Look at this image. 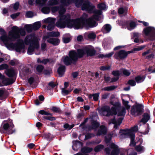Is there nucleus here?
Listing matches in <instances>:
<instances>
[{
    "label": "nucleus",
    "instance_id": "36",
    "mask_svg": "<svg viewBox=\"0 0 155 155\" xmlns=\"http://www.w3.org/2000/svg\"><path fill=\"white\" fill-rule=\"evenodd\" d=\"M145 78L144 77H141L140 76H138L135 78V80L137 83L142 82L144 81Z\"/></svg>",
    "mask_w": 155,
    "mask_h": 155
},
{
    "label": "nucleus",
    "instance_id": "20",
    "mask_svg": "<svg viewBox=\"0 0 155 155\" xmlns=\"http://www.w3.org/2000/svg\"><path fill=\"white\" fill-rule=\"evenodd\" d=\"M11 127L9 124L8 123H6L3 124L2 127L5 131H6V133L8 134H12L13 133L12 130L11 129Z\"/></svg>",
    "mask_w": 155,
    "mask_h": 155
},
{
    "label": "nucleus",
    "instance_id": "17",
    "mask_svg": "<svg viewBox=\"0 0 155 155\" xmlns=\"http://www.w3.org/2000/svg\"><path fill=\"white\" fill-rule=\"evenodd\" d=\"M66 67L64 65L61 64L57 69V72L60 77H61L64 76L66 71Z\"/></svg>",
    "mask_w": 155,
    "mask_h": 155
},
{
    "label": "nucleus",
    "instance_id": "62",
    "mask_svg": "<svg viewBox=\"0 0 155 155\" xmlns=\"http://www.w3.org/2000/svg\"><path fill=\"white\" fill-rule=\"evenodd\" d=\"M26 15L28 18H31L33 16V13L31 11H28L26 12Z\"/></svg>",
    "mask_w": 155,
    "mask_h": 155
},
{
    "label": "nucleus",
    "instance_id": "19",
    "mask_svg": "<svg viewBox=\"0 0 155 155\" xmlns=\"http://www.w3.org/2000/svg\"><path fill=\"white\" fill-rule=\"evenodd\" d=\"M56 26L61 28H65L66 25V19H63L60 18L56 23Z\"/></svg>",
    "mask_w": 155,
    "mask_h": 155
},
{
    "label": "nucleus",
    "instance_id": "25",
    "mask_svg": "<svg viewBox=\"0 0 155 155\" xmlns=\"http://www.w3.org/2000/svg\"><path fill=\"white\" fill-rule=\"evenodd\" d=\"M100 93H96L90 94L88 96V98L90 100L92 99L93 97V100L94 101H97L99 98Z\"/></svg>",
    "mask_w": 155,
    "mask_h": 155
},
{
    "label": "nucleus",
    "instance_id": "4",
    "mask_svg": "<svg viewBox=\"0 0 155 155\" xmlns=\"http://www.w3.org/2000/svg\"><path fill=\"white\" fill-rule=\"evenodd\" d=\"M144 106L141 104H137L132 106L130 113L134 116H139L141 115L144 111Z\"/></svg>",
    "mask_w": 155,
    "mask_h": 155
},
{
    "label": "nucleus",
    "instance_id": "50",
    "mask_svg": "<svg viewBox=\"0 0 155 155\" xmlns=\"http://www.w3.org/2000/svg\"><path fill=\"white\" fill-rule=\"evenodd\" d=\"M135 138V136L132 135L131 138H130V146L132 145L133 146H136V143L135 142L134 140Z\"/></svg>",
    "mask_w": 155,
    "mask_h": 155
},
{
    "label": "nucleus",
    "instance_id": "53",
    "mask_svg": "<svg viewBox=\"0 0 155 155\" xmlns=\"http://www.w3.org/2000/svg\"><path fill=\"white\" fill-rule=\"evenodd\" d=\"M62 40L64 43L66 44L69 42L71 41V39L69 37H64L62 38Z\"/></svg>",
    "mask_w": 155,
    "mask_h": 155
},
{
    "label": "nucleus",
    "instance_id": "64",
    "mask_svg": "<svg viewBox=\"0 0 155 155\" xmlns=\"http://www.w3.org/2000/svg\"><path fill=\"white\" fill-rule=\"evenodd\" d=\"M93 13L95 15L99 16L101 14L102 11L100 10L95 9L93 11Z\"/></svg>",
    "mask_w": 155,
    "mask_h": 155
},
{
    "label": "nucleus",
    "instance_id": "47",
    "mask_svg": "<svg viewBox=\"0 0 155 155\" xmlns=\"http://www.w3.org/2000/svg\"><path fill=\"white\" fill-rule=\"evenodd\" d=\"M38 113L41 115H45L47 116H52L53 114L48 112L44 110H40L38 112Z\"/></svg>",
    "mask_w": 155,
    "mask_h": 155
},
{
    "label": "nucleus",
    "instance_id": "11",
    "mask_svg": "<svg viewBox=\"0 0 155 155\" xmlns=\"http://www.w3.org/2000/svg\"><path fill=\"white\" fill-rule=\"evenodd\" d=\"M119 133L122 136H124L125 138H130V139L132 135L135 136L134 133L131 132V131L129 129H120Z\"/></svg>",
    "mask_w": 155,
    "mask_h": 155
},
{
    "label": "nucleus",
    "instance_id": "63",
    "mask_svg": "<svg viewBox=\"0 0 155 155\" xmlns=\"http://www.w3.org/2000/svg\"><path fill=\"white\" fill-rule=\"evenodd\" d=\"M145 47V46L144 45H142L140 46H139L138 47L135 48H134L133 51H140L143 49Z\"/></svg>",
    "mask_w": 155,
    "mask_h": 155
},
{
    "label": "nucleus",
    "instance_id": "2",
    "mask_svg": "<svg viewBox=\"0 0 155 155\" xmlns=\"http://www.w3.org/2000/svg\"><path fill=\"white\" fill-rule=\"evenodd\" d=\"M12 30L8 32V36L6 35V32L2 28H0V35H2L0 39L3 42L5 45L9 41H14L17 39L20 38V35L25 36L26 32L25 29L21 28H19L17 26H14L12 27Z\"/></svg>",
    "mask_w": 155,
    "mask_h": 155
},
{
    "label": "nucleus",
    "instance_id": "60",
    "mask_svg": "<svg viewBox=\"0 0 155 155\" xmlns=\"http://www.w3.org/2000/svg\"><path fill=\"white\" fill-rule=\"evenodd\" d=\"M8 68V64H4L0 65V70L5 69L6 70Z\"/></svg>",
    "mask_w": 155,
    "mask_h": 155
},
{
    "label": "nucleus",
    "instance_id": "5",
    "mask_svg": "<svg viewBox=\"0 0 155 155\" xmlns=\"http://www.w3.org/2000/svg\"><path fill=\"white\" fill-rule=\"evenodd\" d=\"M28 41L30 45L28 47L27 53L29 55H31L33 54L35 48H38V41L37 37H34L32 39H29Z\"/></svg>",
    "mask_w": 155,
    "mask_h": 155
},
{
    "label": "nucleus",
    "instance_id": "27",
    "mask_svg": "<svg viewBox=\"0 0 155 155\" xmlns=\"http://www.w3.org/2000/svg\"><path fill=\"white\" fill-rule=\"evenodd\" d=\"M107 133V129L106 127L104 125H102L100 127V129L98 131L99 135H105Z\"/></svg>",
    "mask_w": 155,
    "mask_h": 155
},
{
    "label": "nucleus",
    "instance_id": "61",
    "mask_svg": "<svg viewBox=\"0 0 155 155\" xmlns=\"http://www.w3.org/2000/svg\"><path fill=\"white\" fill-rule=\"evenodd\" d=\"M66 11V9L63 6H60L59 7V14H64Z\"/></svg>",
    "mask_w": 155,
    "mask_h": 155
},
{
    "label": "nucleus",
    "instance_id": "51",
    "mask_svg": "<svg viewBox=\"0 0 155 155\" xmlns=\"http://www.w3.org/2000/svg\"><path fill=\"white\" fill-rule=\"evenodd\" d=\"M43 118L45 120H50L54 121L56 120V118L55 117L52 116H43Z\"/></svg>",
    "mask_w": 155,
    "mask_h": 155
},
{
    "label": "nucleus",
    "instance_id": "31",
    "mask_svg": "<svg viewBox=\"0 0 155 155\" xmlns=\"http://www.w3.org/2000/svg\"><path fill=\"white\" fill-rule=\"evenodd\" d=\"M32 25L33 30H37L41 27V24L40 21H38L35 22Z\"/></svg>",
    "mask_w": 155,
    "mask_h": 155
},
{
    "label": "nucleus",
    "instance_id": "48",
    "mask_svg": "<svg viewBox=\"0 0 155 155\" xmlns=\"http://www.w3.org/2000/svg\"><path fill=\"white\" fill-rule=\"evenodd\" d=\"M111 74L117 77H119L120 75V71L118 70H114L112 71Z\"/></svg>",
    "mask_w": 155,
    "mask_h": 155
},
{
    "label": "nucleus",
    "instance_id": "33",
    "mask_svg": "<svg viewBox=\"0 0 155 155\" xmlns=\"http://www.w3.org/2000/svg\"><path fill=\"white\" fill-rule=\"evenodd\" d=\"M50 59L48 58L44 59L42 60H41L40 58H38L37 60V62L38 63H41L46 64L50 62Z\"/></svg>",
    "mask_w": 155,
    "mask_h": 155
},
{
    "label": "nucleus",
    "instance_id": "38",
    "mask_svg": "<svg viewBox=\"0 0 155 155\" xmlns=\"http://www.w3.org/2000/svg\"><path fill=\"white\" fill-rule=\"evenodd\" d=\"M104 148V146L102 144H99L97 145L94 148V150L96 152L100 151Z\"/></svg>",
    "mask_w": 155,
    "mask_h": 155
},
{
    "label": "nucleus",
    "instance_id": "21",
    "mask_svg": "<svg viewBox=\"0 0 155 155\" xmlns=\"http://www.w3.org/2000/svg\"><path fill=\"white\" fill-rule=\"evenodd\" d=\"M142 117H143L140 120V122L143 123V124H145L150 119V113H144Z\"/></svg>",
    "mask_w": 155,
    "mask_h": 155
},
{
    "label": "nucleus",
    "instance_id": "54",
    "mask_svg": "<svg viewBox=\"0 0 155 155\" xmlns=\"http://www.w3.org/2000/svg\"><path fill=\"white\" fill-rule=\"evenodd\" d=\"M122 72L123 74L126 76H129L130 74V72L129 70L125 69H123Z\"/></svg>",
    "mask_w": 155,
    "mask_h": 155
},
{
    "label": "nucleus",
    "instance_id": "59",
    "mask_svg": "<svg viewBox=\"0 0 155 155\" xmlns=\"http://www.w3.org/2000/svg\"><path fill=\"white\" fill-rule=\"evenodd\" d=\"M96 35L94 33H90L88 35V38L90 39H94L96 38Z\"/></svg>",
    "mask_w": 155,
    "mask_h": 155
},
{
    "label": "nucleus",
    "instance_id": "14",
    "mask_svg": "<svg viewBox=\"0 0 155 155\" xmlns=\"http://www.w3.org/2000/svg\"><path fill=\"white\" fill-rule=\"evenodd\" d=\"M15 81V80L13 78H8L5 77L2 80V82L3 85H1L0 83V86H8L12 84Z\"/></svg>",
    "mask_w": 155,
    "mask_h": 155
},
{
    "label": "nucleus",
    "instance_id": "46",
    "mask_svg": "<svg viewBox=\"0 0 155 155\" xmlns=\"http://www.w3.org/2000/svg\"><path fill=\"white\" fill-rule=\"evenodd\" d=\"M72 91L71 89L66 90V89L62 88V94L63 95H67L68 94Z\"/></svg>",
    "mask_w": 155,
    "mask_h": 155
},
{
    "label": "nucleus",
    "instance_id": "41",
    "mask_svg": "<svg viewBox=\"0 0 155 155\" xmlns=\"http://www.w3.org/2000/svg\"><path fill=\"white\" fill-rule=\"evenodd\" d=\"M51 110L53 112L56 113H58L61 114L62 113V111L59 107H58L55 106H53L52 107Z\"/></svg>",
    "mask_w": 155,
    "mask_h": 155
},
{
    "label": "nucleus",
    "instance_id": "26",
    "mask_svg": "<svg viewBox=\"0 0 155 155\" xmlns=\"http://www.w3.org/2000/svg\"><path fill=\"white\" fill-rule=\"evenodd\" d=\"M93 150V149L92 147L85 146L81 148V151L82 153L85 154L91 152Z\"/></svg>",
    "mask_w": 155,
    "mask_h": 155
},
{
    "label": "nucleus",
    "instance_id": "23",
    "mask_svg": "<svg viewBox=\"0 0 155 155\" xmlns=\"http://www.w3.org/2000/svg\"><path fill=\"white\" fill-rule=\"evenodd\" d=\"M47 41L55 46L58 45L60 43V40L58 38H50L47 40Z\"/></svg>",
    "mask_w": 155,
    "mask_h": 155
},
{
    "label": "nucleus",
    "instance_id": "58",
    "mask_svg": "<svg viewBox=\"0 0 155 155\" xmlns=\"http://www.w3.org/2000/svg\"><path fill=\"white\" fill-rule=\"evenodd\" d=\"M106 7V5L104 3H101L97 5V8L102 10H104Z\"/></svg>",
    "mask_w": 155,
    "mask_h": 155
},
{
    "label": "nucleus",
    "instance_id": "52",
    "mask_svg": "<svg viewBox=\"0 0 155 155\" xmlns=\"http://www.w3.org/2000/svg\"><path fill=\"white\" fill-rule=\"evenodd\" d=\"M94 134L92 133H88L85 135L84 140H86L91 138L92 137H94Z\"/></svg>",
    "mask_w": 155,
    "mask_h": 155
},
{
    "label": "nucleus",
    "instance_id": "10",
    "mask_svg": "<svg viewBox=\"0 0 155 155\" xmlns=\"http://www.w3.org/2000/svg\"><path fill=\"white\" fill-rule=\"evenodd\" d=\"M110 104L113 106L111 107L112 110L114 112V114L116 115L117 112H119L121 108V104L119 101L114 102L113 101H110Z\"/></svg>",
    "mask_w": 155,
    "mask_h": 155
},
{
    "label": "nucleus",
    "instance_id": "13",
    "mask_svg": "<svg viewBox=\"0 0 155 155\" xmlns=\"http://www.w3.org/2000/svg\"><path fill=\"white\" fill-rule=\"evenodd\" d=\"M55 21V18H48L45 20V22L47 23H50L47 27V29L48 31H52L54 28V26L53 24L54 23Z\"/></svg>",
    "mask_w": 155,
    "mask_h": 155
},
{
    "label": "nucleus",
    "instance_id": "3",
    "mask_svg": "<svg viewBox=\"0 0 155 155\" xmlns=\"http://www.w3.org/2000/svg\"><path fill=\"white\" fill-rule=\"evenodd\" d=\"M5 45L7 48L15 49L17 52H20L22 49H24L25 48L23 41L21 39H18L17 43H9L8 42Z\"/></svg>",
    "mask_w": 155,
    "mask_h": 155
},
{
    "label": "nucleus",
    "instance_id": "44",
    "mask_svg": "<svg viewBox=\"0 0 155 155\" xmlns=\"http://www.w3.org/2000/svg\"><path fill=\"white\" fill-rule=\"evenodd\" d=\"M48 33L50 37H58L60 35V33L58 31H53Z\"/></svg>",
    "mask_w": 155,
    "mask_h": 155
},
{
    "label": "nucleus",
    "instance_id": "39",
    "mask_svg": "<svg viewBox=\"0 0 155 155\" xmlns=\"http://www.w3.org/2000/svg\"><path fill=\"white\" fill-rule=\"evenodd\" d=\"M24 28L28 32H31L33 30L32 25H25Z\"/></svg>",
    "mask_w": 155,
    "mask_h": 155
},
{
    "label": "nucleus",
    "instance_id": "29",
    "mask_svg": "<svg viewBox=\"0 0 155 155\" xmlns=\"http://www.w3.org/2000/svg\"><path fill=\"white\" fill-rule=\"evenodd\" d=\"M114 53V52H112L108 54H107L105 55L102 54H100L98 55L97 58H101L102 59L104 57L105 58H110L112 56Z\"/></svg>",
    "mask_w": 155,
    "mask_h": 155
},
{
    "label": "nucleus",
    "instance_id": "9",
    "mask_svg": "<svg viewBox=\"0 0 155 155\" xmlns=\"http://www.w3.org/2000/svg\"><path fill=\"white\" fill-rule=\"evenodd\" d=\"M94 8L95 6L91 5V2L88 0L84 1L83 4L81 6L82 10H85L89 12L92 11Z\"/></svg>",
    "mask_w": 155,
    "mask_h": 155
},
{
    "label": "nucleus",
    "instance_id": "7",
    "mask_svg": "<svg viewBox=\"0 0 155 155\" xmlns=\"http://www.w3.org/2000/svg\"><path fill=\"white\" fill-rule=\"evenodd\" d=\"M145 35L148 37L151 41L155 40V29L150 26L147 27L143 29Z\"/></svg>",
    "mask_w": 155,
    "mask_h": 155
},
{
    "label": "nucleus",
    "instance_id": "49",
    "mask_svg": "<svg viewBox=\"0 0 155 155\" xmlns=\"http://www.w3.org/2000/svg\"><path fill=\"white\" fill-rule=\"evenodd\" d=\"M44 68V66L41 65H38L36 68L37 71L41 73L42 72Z\"/></svg>",
    "mask_w": 155,
    "mask_h": 155
},
{
    "label": "nucleus",
    "instance_id": "8",
    "mask_svg": "<svg viewBox=\"0 0 155 155\" xmlns=\"http://www.w3.org/2000/svg\"><path fill=\"white\" fill-rule=\"evenodd\" d=\"M132 52V51H126L122 50L116 53L114 57L115 58L119 60H123L127 58L128 54Z\"/></svg>",
    "mask_w": 155,
    "mask_h": 155
},
{
    "label": "nucleus",
    "instance_id": "24",
    "mask_svg": "<svg viewBox=\"0 0 155 155\" xmlns=\"http://www.w3.org/2000/svg\"><path fill=\"white\" fill-rule=\"evenodd\" d=\"M91 129H97L99 127L100 125L99 122L93 119H92L91 120Z\"/></svg>",
    "mask_w": 155,
    "mask_h": 155
},
{
    "label": "nucleus",
    "instance_id": "18",
    "mask_svg": "<svg viewBox=\"0 0 155 155\" xmlns=\"http://www.w3.org/2000/svg\"><path fill=\"white\" fill-rule=\"evenodd\" d=\"M5 73L8 77L12 78L15 76L16 74L14 70L12 68H8L5 70Z\"/></svg>",
    "mask_w": 155,
    "mask_h": 155
},
{
    "label": "nucleus",
    "instance_id": "32",
    "mask_svg": "<svg viewBox=\"0 0 155 155\" xmlns=\"http://www.w3.org/2000/svg\"><path fill=\"white\" fill-rule=\"evenodd\" d=\"M135 149L137 151L140 153H142L145 151V148L143 146L139 145L135 146Z\"/></svg>",
    "mask_w": 155,
    "mask_h": 155
},
{
    "label": "nucleus",
    "instance_id": "42",
    "mask_svg": "<svg viewBox=\"0 0 155 155\" xmlns=\"http://www.w3.org/2000/svg\"><path fill=\"white\" fill-rule=\"evenodd\" d=\"M48 5L50 6H53L59 4L58 0H50L48 2Z\"/></svg>",
    "mask_w": 155,
    "mask_h": 155
},
{
    "label": "nucleus",
    "instance_id": "22",
    "mask_svg": "<svg viewBox=\"0 0 155 155\" xmlns=\"http://www.w3.org/2000/svg\"><path fill=\"white\" fill-rule=\"evenodd\" d=\"M74 20L71 19L70 18L66 19V25L67 27L70 28H73Z\"/></svg>",
    "mask_w": 155,
    "mask_h": 155
},
{
    "label": "nucleus",
    "instance_id": "1",
    "mask_svg": "<svg viewBox=\"0 0 155 155\" xmlns=\"http://www.w3.org/2000/svg\"><path fill=\"white\" fill-rule=\"evenodd\" d=\"M96 53L94 49L87 46L83 49H78L77 51L74 50H71L69 51L68 55L64 57L63 62L66 66L75 65L78 59L82 58L85 54L88 57H92L95 55Z\"/></svg>",
    "mask_w": 155,
    "mask_h": 155
},
{
    "label": "nucleus",
    "instance_id": "28",
    "mask_svg": "<svg viewBox=\"0 0 155 155\" xmlns=\"http://www.w3.org/2000/svg\"><path fill=\"white\" fill-rule=\"evenodd\" d=\"M130 21H127L124 22V25L127 26L129 25L130 27L132 28H134L136 26V24L133 21H131L130 22Z\"/></svg>",
    "mask_w": 155,
    "mask_h": 155
},
{
    "label": "nucleus",
    "instance_id": "56",
    "mask_svg": "<svg viewBox=\"0 0 155 155\" xmlns=\"http://www.w3.org/2000/svg\"><path fill=\"white\" fill-rule=\"evenodd\" d=\"M110 67L107 66H102L100 68V69L103 71L109 70L110 69Z\"/></svg>",
    "mask_w": 155,
    "mask_h": 155
},
{
    "label": "nucleus",
    "instance_id": "16",
    "mask_svg": "<svg viewBox=\"0 0 155 155\" xmlns=\"http://www.w3.org/2000/svg\"><path fill=\"white\" fill-rule=\"evenodd\" d=\"M84 26V25L82 22L81 17L80 19H77L74 20V27L75 29L82 28Z\"/></svg>",
    "mask_w": 155,
    "mask_h": 155
},
{
    "label": "nucleus",
    "instance_id": "6",
    "mask_svg": "<svg viewBox=\"0 0 155 155\" xmlns=\"http://www.w3.org/2000/svg\"><path fill=\"white\" fill-rule=\"evenodd\" d=\"M85 15L86 17H87V15L85 13L81 17L82 22L84 25V26L87 28H93L96 26L97 24L92 17H89L87 19L84 17L83 15Z\"/></svg>",
    "mask_w": 155,
    "mask_h": 155
},
{
    "label": "nucleus",
    "instance_id": "55",
    "mask_svg": "<svg viewBox=\"0 0 155 155\" xmlns=\"http://www.w3.org/2000/svg\"><path fill=\"white\" fill-rule=\"evenodd\" d=\"M127 84L131 86H134L136 85V82L133 79L129 80L127 82Z\"/></svg>",
    "mask_w": 155,
    "mask_h": 155
},
{
    "label": "nucleus",
    "instance_id": "15",
    "mask_svg": "<svg viewBox=\"0 0 155 155\" xmlns=\"http://www.w3.org/2000/svg\"><path fill=\"white\" fill-rule=\"evenodd\" d=\"M100 110L102 112H106L107 114L105 116L108 117L110 115H112L114 114L113 111L111 110L110 108L108 106H105L101 107Z\"/></svg>",
    "mask_w": 155,
    "mask_h": 155
},
{
    "label": "nucleus",
    "instance_id": "35",
    "mask_svg": "<svg viewBox=\"0 0 155 155\" xmlns=\"http://www.w3.org/2000/svg\"><path fill=\"white\" fill-rule=\"evenodd\" d=\"M118 13L119 15H122L124 14V15L125 16L127 15V10L122 7L119 8L118 10Z\"/></svg>",
    "mask_w": 155,
    "mask_h": 155
},
{
    "label": "nucleus",
    "instance_id": "40",
    "mask_svg": "<svg viewBox=\"0 0 155 155\" xmlns=\"http://www.w3.org/2000/svg\"><path fill=\"white\" fill-rule=\"evenodd\" d=\"M41 12L45 14H48L50 11V8L47 6L43 7L41 10Z\"/></svg>",
    "mask_w": 155,
    "mask_h": 155
},
{
    "label": "nucleus",
    "instance_id": "43",
    "mask_svg": "<svg viewBox=\"0 0 155 155\" xmlns=\"http://www.w3.org/2000/svg\"><path fill=\"white\" fill-rule=\"evenodd\" d=\"M5 91L0 89V100L4 101L6 98V97L4 95Z\"/></svg>",
    "mask_w": 155,
    "mask_h": 155
},
{
    "label": "nucleus",
    "instance_id": "45",
    "mask_svg": "<svg viewBox=\"0 0 155 155\" xmlns=\"http://www.w3.org/2000/svg\"><path fill=\"white\" fill-rule=\"evenodd\" d=\"M84 0H77L74 3L75 5L77 7H79L83 4L84 2Z\"/></svg>",
    "mask_w": 155,
    "mask_h": 155
},
{
    "label": "nucleus",
    "instance_id": "12",
    "mask_svg": "<svg viewBox=\"0 0 155 155\" xmlns=\"http://www.w3.org/2000/svg\"><path fill=\"white\" fill-rule=\"evenodd\" d=\"M109 147L111 150L110 155H117L120 152V149L117 145L114 143H111Z\"/></svg>",
    "mask_w": 155,
    "mask_h": 155
},
{
    "label": "nucleus",
    "instance_id": "37",
    "mask_svg": "<svg viewBox=\"0 0 155 155\" xmlns=\"http://www.w3.org/2000/svg\"><path fill=\"white\" fill-rule=\"evenodd\" d=\"M111 28L110 25L109 24L104 25L102 28V31L105 30L107 32H109L111 29Z\"/></svg>",
    "mask_w": 155,
    "mask_h": 155
},
{
    "label": "nucleus",
    "instance_id": "57",
    "mask_svg": "<svg viewBox=\"0 0 155 155\" xmlns=\"http://www.w3.org/2000/svg\"><path fill=\"white\" fill-rule=\"evenodd\" d=\"M51 11L53 13H55L59 10V7L58 6H55L52 7L51 8Z\"/></svg>",
    "mask_w": 155,
    "mask_h": 155
},
{
    "label": "nucleus",
    "instance_id": "30",
    "mask_svg": "<svg viewBox=\"0 0 155 155\" xmlns=\"http://www.w3.org/2000/svg\"><path fill=\"white\" fill-rule=\"evenodd\" d=\"M60 2L64 6L67 7L72 3L71 0H60Z\"/></svg>",
    "mask_w": 155,
    "mask_h": 155
},
{
    "label": "nucleus",
    "instance_id": "34",
    "mask_svg": "<svg viewBox=\"0 0 155 155\" xmlns=\"http://www.w3.org/2000/svg\"><path fill=\"white\" fill-rule=\"evenodd\" d=\"M117 87V86H115L112 85L110 86H108L104 87L102 88L101 90L102 91H113L115 88H116Z\"/></svg>",
    "mask_w": 155,
    "mask_h": 155
}]
</instances>
